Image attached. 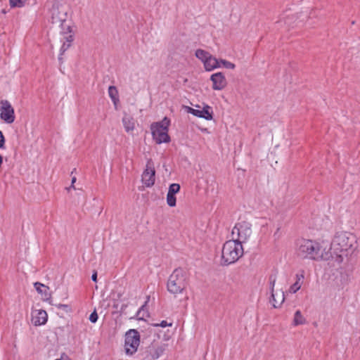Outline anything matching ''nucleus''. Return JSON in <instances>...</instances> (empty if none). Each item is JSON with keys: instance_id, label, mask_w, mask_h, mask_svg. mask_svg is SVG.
<instances>
[{"instance_id": "8", "label": "nucleus", "mask_w": 360, "mask_h": 360, "mask_svg": "<svg viewBox=\"0 0 360 360\" xmlns=\"http://www.w3.org/2000/svg\"><path fill=\"white\" fill-rule=\"evenodd\" d=\"M51 15L52 23L63 25L67 17L65 7L61 4H54L51 9Z\"/></svg>"}, {"instance_id": "1", "label": "nucleus", "mask_w": 360, "mask_h": 360, "mask_svg": "<svg viewBox=\"0 0 360 360\" xmlns=\"http://www.w3.org/2000/svg\"><path fill=\"white\" fill-rule=\"evenodd\" d=\"M297 255L302 259L314 260H329L333 257L330 248L327 243L302 239L297 243Z\"/></svg>"}, {"instance_id": "6", "label": "nucleus", "mask_w": 360, "mask_h": 360, "mask_svg": "<svg viewBox=\"0 0 360 360\" xmlns=\"http://www.w3.org/2000/svg\"><path fill=\"white\" fill-rule=\"evenodd\" d=\"M252 233L251 224L246 221L238 223L231 231V239L236 240L241 245L247 241Z\"/></svg>"}, {"instance_id": "29", "label": "nucleus", "mask_w": 360, "mask_h": 360, "mask_svg": "<svg viewBox=\"0 0 360 360\" xmlns=\"http://www.w3.org/2000/svg\"><path fill=\"white\" fill-rule=\"evenodd\" d=\"M163 352V349L162 347H158L155 354H152L153 359H158Z\"/></svg>"}, {"instance_id": "15", "label": "nucleus", "mask_w": 360, "mask_h": 360, "mask_svg": "<svg viewBox=\"0 0 360 360\" xmlns=\"http://www.w3.org/2000/svg\"><path fill=\"white\" fill-rule=\"evenodd\" d=\"M47 313L44 310H35L32 313V322L34 326H41L46 323Z\"/></svg>"}, {"instance_id": "33", "label": "nucleus", "mask_w": 360, "mask_h": 360, "mask_svg": "<svg viewBox=\"0 0 360 360\" xmlns=\"http://www.w3.org/2000/svg\"><path fill=\"white\" fill-rule=\"evenodd\" d=\"M140 335H139V333L136 330V348L138 347L139 343H140Z\"/></svg>"}, {"instance_id": "31", "label": "nucleus", "mask_w": 360, "mask_h": 360, "mask_svg": "<svg viewBox=\"0 0 360 360\" xmlns=\"http://www.w3.org/2000/svg\"><path fill=\"white\" fill-rule=\"evenodd\" d=\"M4 145H5V137L3 134V133L1 132V131H0V148H4Z\"/></svg>"}, {"instance_id": "2", "label": "nucleus", "mask_w": 360, "mask_h": 360, "mask_svg": "<svg viewBox=\"0 0 360 360\" xmlns=\"http://www.w3.org/2000/svg\"><path fill=\"white\" fill-rule=\"evenodd\" d=\"M355 236L349 232H338L331 243V247L336 253L335 262L340 264L343 262V256L353 252L356 247Z\"/></svg>"}, {"instance_id": "30", "label": "nucleus", "mask_w": 360, "mask_h": 360, "mask_svg": "<svg viewBox=\"0 0 360 360\" xmlns=\"http://www.w3.org/2000/svg\"><path fill=\"white\" fill-rule=\"evenodd\" d=\"M89 320L92 323H96L98 320V314L96 311L92 312L89 316Z\"/></svg>"}, {"instance_id": "19", "label": "nucleus", "mask_w": 360, "mask_h": 360, "mask_svg": "<svg viewBox=\"0 0 360 360\" xmlns=\"http://www.w3.org/2000/svg\"><path fill=\"white\" fill-rule=\"evenodd\" d=\"M204 67L207 71H211L219 67V60L212 55L203 63Z\"/></svg>"}, {"instance_id": "35", "label": "nucleus", "mask_w": 360, "mask_h": 360, "mask_svg": "<svg viewBox=\"0 0 360 360\" xmlns=\"http://www.w3.org/2000/svg\"><path fill=\"white\" fill-rule=\"evenodd\" d=\"M77 178L75 176L72 177L71 184H74L76 182Z\"/></svg>"}, {"instance_id": "9", "label": "nucleus", "mask_w": 360, "mask_h": 360, "mask_svg": "<svg viewBox=\"0 0 360 360\" xmlns=\"http://www.w3.org/2000/svg\"><path fill=\"white\" fill-rule=\"evenodd\" d=\"M155 169L151 161H148L146 168L142 174V182L147 186H152L155 183Z\"/></svg>"}, {"instance_id": "27", "label": "nucleus", "mask_w": 360, "mask_h": 360, "mask_svg": "<svg viewBox=\"0 0 360 360\" xmlns=\"http://www.w3.org/2000/svg\"><path fill=\"white\" fill-rule=\"evenodd\" d=\"M220 64H222V65H223V66H224V68H227V69H231V70H233V69H234V68H235V67H236L235 64H233V63H231V62H229V61H228V60H224V59H221V60H219V65H220Z\"/></svg>"}, {"instance_id": "14", "label": "nucleus", "mask_w": 360, "mask_h": 360, "mask_svg": "<svg viewBox=\"0 0 360 360\" xmlns=\"http://www.w3.org/2000/svg\"><path fill=\"white\" fill-rule=\"evenodd\" d=\"M60 40L61 42H63L60 50V56H62L65 52V51L70 47L71 43L73 41V35L71 33V31L69 30L68 32L61 34ZM58 59L59 60H61L62 58L59 56Z\"/></svg>"}, {"instance_id": "28", "label": "nucleus", "mask_w": 360, "mask_h": 360, "mask_svg": "<svg viewBox=\"0 0 360 360\" xmlns=\"http://www.w3.org/2000/svg\"><path fill=\"white\" fill-rule=\"evenodd\" d=\"M172 323H168L167 321H162L160 323H153L151 324V326H153L155 327L161 326L162 328H165L167 326H172Z\"/></svg>"}, {"instance_id": "38", "label": "nucleus", "mask_w": 360, "mask_h": 360, "mask_svg": "<svg viewBox=\"0 0 360 360\" xmlns=\"http://www.w3.org/2000/svg\"><path fill=\"white\" fill-rule=\"evenodd\" d=\"M56 360H63V358L58 359H56Z\"/></svg>"}, {"instance_id": "24", "label": "nucleus", "mask_w": 360, "mask_h": 360, "mask_svg": "<svg viewBox=\"0 0 360 360\" xmlns=\"http://www.w3.org/2000/svg\"><path fill=\"white\" fill-rule=\"evenodd\" d=\"M180 190V186L178 184H172L169 186V191L167 193L175 195Z\"/></svg>"}, {"instance_id": "13", "label": "nucleus", "mask_w": 360, "mask_h": 360, "mask_svg": "<svg viewBox=\"0 0 360 360\" xmlns=\"http://www.w3.org/2000/svg\"><path fill=\"white\" fill-rule=\"evenodd\" d=\"M210 79L212 82V89L214 90H222L227 84L225 76L221 72H217L211 76Z\"/></svg>"}, {"instance_id": "22", "label": "nucleus", "mask_w": 360, "mask_h": 360, "mask_svg": "<svg viewBox=\"0 0 360 360\" xmlns=\"http://www.w3.org/2000/svg\"><path fill=\"white\" fill-rule=\"evenodd\" d=\"M195 55L196 58L204 63L211 54L205 50L199 49L195 51Z\"/></svg>"}, {"instance_id": "10", "label": "nucleus", "mask_w": 360, "mask_h": 360, "mask_svg": "<svg viewBox=\"0 0 360 360\" xmlns=\"http://www.w3.org/2000/svg\"><path fill=\"white\" fill-rule=\"evenodd\" d=\"M135 329H130L125 333L124 351L127 355L135 352Z\"/></svg>"}, {"instance_id": "26", "label": "nucleus", "mask_w": 360, "mask_h": 360, "mask_svg": "<svg viewBox=\"0 0 360 360\" xmlns=\"http://www.w3.org/2000/svg\"><path fill=\"white\" fill-rule=\"evenodd\" d=\"M11 7H22L25 4L26 0H9Z\"/></svg>"}, {"instance_id": "37", "label": "nucleus", "mask_w": 360, "mask_h": 360, "mask_svg": "<svg viewBox=\"0 0 360 360\" xmlns=\"http://www.w3.org/2000/svg\"><path fill=\"white\" fill-rule=\"evenodd\" d=\"M275 295H276V292L275 293ZM275 299H276V300H278V297L277 295H275Z\"/></svg>"}, {"instance_id": "34", "label": "nucleus", "mask_w": 360, "mask_h": 360, "mask_svg": "<svg viewBox=\"0 0 360 360\" xmlns=\"http://www.w3.org/2000/svg\"><path fill=\"white\" fill-rule=\"evenodd\" d=\"M91 279L94 282H97V272L96 271H94L92 276H91Z\"/></svg>"}, {"instance_id": "7", "label": "nucleus", "mask_w": 360, "mask_h": 360, "mask_svg": "<svg viewBox=\"0 0 360 360\" xmlns=\"http://www.w3.org/2000/svg\"><path fill=\"white\" fill-rule=\"evenodd\" d=\"M0 118L7 124H12L15 121L14 109L7 100L0 101Z\"/></svg>"}, {"instance_id": "20", "label": "nucleus", "mask_w": 360, "mask_h": 360, "mask_svg": "<svg viewBox=\"0 0 360 360\" xmlns=\"http://www.w3.org/2000/svg\"><path fill=\"white\" fill-rule=\"evenodd\" d=\"M108 94L114 103L115 109H117V105L120 102L119 96H118V91H117V88L114 86H109Z\"/></svg>"}, {"instance_id": "12", "label": "nucleus", "mask_w": 360, "mask_h": 360, "mask_svg": "<svg viewBox=\"0 0 360 360\" xmlns=\"http://www.w3.org/2000/svg\"><path fill=\"white\" fill-rule=\"evenodd\" d=\"M187 112L193 114L195 116L204 118L207 120L212 119V110L209 105L205 106L202 110H196L190 107H187Z\"/></svg>"}, {"instance_id": "21", "label": "nucleus", "mask_w": 360, "mask_h": 360, "mask_svg": "<svg viewBox=\"0 0 360 360\" xmlns=\"http://www.w3.org/2000/svg\"><path fill=\"white\" fill-rule=\"evenodd\" d=\"M305 321V318L302 316L301 311L300 310L296 311L294 315L293 324L295 326L302 325Z\"/></svg>"}, {"instance_id": "18", "label": "nucleus", "mask_w": 360, "mask_h": 360, "mask_svg": "<svg viewBox=\"0 0 360 360\" xmlns=\"http://www.w3.org/2000/svg\"><path fill=\"white\" fill-rule=\"evenodd\" d=\"M122 122L124 127L125 129V131L127 133L133 134V131L134 129V117L131 115L124 114V116L122 119Z\"/></svg>"}, {"instance_id": "17", "label": "nucleus", "mask_w": 360, "mask_h": 360, "mask_svg": "<svg viewBox=\"0 0 360 360\" xmlns=\"http://www.w3.org/2000/svg\"><path fill=\"white\" fill-rule=\"evenodd\" d=\"M146 300L144 302V304L141 307L139 311L136 312V319L139 321H145L146 318L149 317L148 307L147 305L148 302L149 301L150 296H146Z\"/></svg>"}, {"instance_id": "36", "label": "nucleus", "mask_w": 360, "mask_h": 360, "mask_svg": "<svg viewBox=\"0 0 360 360\" xmlns=\"http://www.w3.org/2000/svg\"><path fill=\"white\" fill-rule=\"evenodd\" d=\"M70 188L75 189V187L74 184H71L70 187V188H67L68 190H69Z\"/></svg>"}, {"instance_id": "32", "label": "nucleus", "mask_w": 360, "mask_h": 360, "mask_svg": "<svg viewBox=\"0 0 360 360\" xmlns=\"http://www.w3.org/2000/svg\"><path fill=\"white\" fill-rule=\"evenodd\" d=\"M56 307L58 309H63L65 311H70V307L68 304H56Z\"/></svg>"}, {"instance_id": "16", "label": "nucleus", "mask_w": 360, "mask_h": 360, "mask_svg": "<svg viewBox=\"0 0 360 360\" xmlns=\"http://www.w3.org/2000/svg\"><path fill=\"white\" fill-rule=\"evenodd\" d=\"M304 278V270H301L299 273L295 275V282L290 285L289 288L288 292L290 293H295L297 292L302 287L303 284V281Z\"/></svg>"}, {"instance_id": "4", "label": "nucleus", "mask_w": 360, "mask_h": 360, "mask_svg": "<svg viewBox=\"0 0 360 360\" xmlns=\"http://www.w3.org/2000/svg\"><path fill=\"white\" fill-rule=\"evenodd\" d=\"M187 285V274L181 269H176L167 281V290L172 294L182 293Z\"/></svg>"}, {"instance_id": "5", "label": "nucleus", "mask_w": 360, "mask_h": 360, "mask_svg": "<svg viewBox=\"0 0 360 360\" xmlns=\"http://www.w3.org/2000/svg\"><path fill=\"white\" fill-rule=\"evenodd\" d=\"M169 124L170 120L165 117L161 122L151 125L153 137L158 144L170 141V137L168 135Z\"/></svg>"}, {"instance_id": "11", "label": "nucleus", "mask_w": 360, "mask_h": 360, "mask_svg": "<svg viewBox=\"0 0 360 360\" xmlns=\"http://www.w3.org/2000/svg\"><path fill=\"white\" fill-rule=\"evenodd\" d=\"M270 285H271V302L272 303L274 307L277 308L280 307L282 303L285 300V294L283 291H281L279 292H276V295L278 297V300L275 299V292H274V286L276 283V277L271 276L269 278Z\"/></svg>"}, {"instance_id": "23", "label": "nucleus", "mask_w": 360, "mask_h": 360, "mask_svg": "<svg viewBox=\"0 0 360 360\" xmlns=\"http://www.w3.org/2000/svg\"><path fill=\"white\" fill-rule=\"evenodd\" d=\"M34 287L37 291L40 294H43L44 292L46 293L48 290V287L39 282H36L34 283Z\"/></svg>"}, {"instance_id": "3", "label": "nucleus", "mask_w": 360, "mask_h": 360, "mask_svg": "<svg viewBox=\"0 0 360 360\" xmlns=\"http://www.w3.org/2000/svg\"><path fill=\"white\" fill-rule=\"evenodd\" d=\"M243 255V248L240 243L231 239L223 245L221 250V263L229 265L237 262Z\"/></svg>"}, {"instance_id": "25", "label": "nucleus", "mask_w": 360, "mask_h": 360, "mask_svg": "<svg viewBox=\"0 0 360 360\" xmlns=\"http://www.w3.org/2000/svg\"><path fill=\"white\" fill-rule=\"evenodd\" d=\"M167 202L170 207H174L176 205V197L175 195L167 193Z\"/></svg>"}]
</instances>
